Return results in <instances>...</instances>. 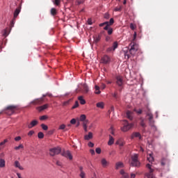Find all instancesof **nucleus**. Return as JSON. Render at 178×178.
<instances>
[{
  "label": "nucleus",
  "instance_id": "11",
  "mask_svg": "<svg viewBox=\"0 0 178 178\" xmlns=\"http://www.w3.org/2000/svg\"><path fill=\"white\" fill-rule=\"evenodd\" d=\"M19 13H20V8H17L15 12H14V18L12 21V24H15V22L16 20V17H17V16H19Z\"/></svg>",
  "mask_w": 178,
  "mask_h": 178
},
{
  "label": "nucleus",
  "instance_id": "49",
  "mask_svg": "<svg viewBox=\"0 0 178 178\" xmlns=\"http://www.w3.org/2000/svg\"><path fill=\"white\" fill-rule=\"evenodd\" d=\"M129 27L131 30H134L136 29V25L133 24V23H131Z\"/></svg>",
  "mask_w": 178,
  "mask_h": 178
},
{
  "label": "nucleus",
  "instance_id": "16",
  "mask_svg": "<svg viewBox=\"0 0 178 178\" xmlns=\"http://www.w3.org/2000/svg\"><path fill=\"white\" fill-rule=\"evenodd\" d=\"M102 37V35L101 34L95 35V36H93L94 42L95 44H98V42H99V41H101Z\"/></svg>",
  "mask_w": 178,
  "mask_h": 178
},
{
  "label": "nucleus",
  "instance_id": "38",
  "mask_svg": "<svg viewBox=\"0 0 178 178\" xmlns=\"http://www.w3.org/2000/svg\"><path fill=\"white\" fill-rule=\"evenodd\" d=\"M155 122L154 121V119H152V120H149V126H151V127H154V123Z\"/></svg>",
  "mask_w": 178,
  "mask_h": 178
},
{
  "label": "nucleus",
  "instance_id": "32",
  "mask_svg": "<svg viewBox=\"0 0 178 178\" xmlns=\"http://www.w3.org/2000/svg\"><path fill=\"white\" fill-rule=\"evenodd\" d=\"M147 161H149V162H154V157L152 156V154H149L147 156Z\"/></svg>",
  "mask_w": 178,
  "mask_h": 178
},
{
  "label": "nucleus",
  "instance_id": "22",
  "mask_svg": "<svg viewBox=\"0 0 178 178\" xmlns=\"http://www.w3.org/2000/svg\"><path fill=\"white\" fill-rule=\"evenodd\" d=\"M113 143H115V139L113 138V137H112V136L110 135L108 144V145H113Z\"/></svg>",
  "mask_w": 178,
  "mask_h": 178
},
{
  "label": "nucleus",
  "instance_id": "39",
  "mask_svg": "<svg viewBox=\"0 0 178 178\" xmlns=\"http://www.w3.org/2000/svg\"><path fill=\"white\" fill-rule=\"evenodd\" d=\"M54 3L56 5V6H59L60 5V0H54Z\"/></svg>",
  "mask_w": 178,
  "mask_h": 178
},
{
  "label": "nucleus",
  "instance_id": "33",
  "mask_svg": "<svg viewBox=\"0 0 178 178\" xmlns=\"http://www.w3.org/2000/svg\"><path fill=\"white\" fill-rule=\"evenodd\" d=\"M24 148V146L20 144L19 146L15 147L14 149H15V151H19V149H23Z\"/></svg>",
  "mask_w": 178,
  "mask_h": 178
},
{
  "label": "nucleus",
  "instance_id": "28",
  "mask_svg": "<svg viewBox=\"0 0 178 178\" xmlns=\"http://www.w3.org/2000/svg\"><path fill=\"white\" fill-rule=\"evenodd\" d=\"M83 92H84V93H85V94H87V93L88 92V91H89V90H88V86H87V84L84 83V84L83 85Z\"/></svg>",
  "mask_w": 178,
  "mask_h": 178
},
{
  "label": "nucleus",
  "instance_id": "24",
  "mask_svg": "<svg viewBox=\"0 0 178 178\" xmlns=\"http://www.w3.org/2000/svg\"><path fill=\"white\" fill-rule=\"evenodd\" d=\"M100 88H99V86H98L96 85V86H95V94H97V95H99V94H101V90H99Z\"/></svg>",
  "mask_w": 178,
  "mask_h": 178
},
{
  "label": "nucleus",
  "instance_id": "60",
  "mask_svg": "<svg viewBox=\"0 0 178 178\" xmlns=\"http://www.w3.org/2000/svg\"><path fill=\"white\" fill-rule=\"evenodd\" d=\"M106 51L107 52H112V51H113V47H108Z\"/></svg>",
  "mask_w": 178,
  "mask_h": 178
},
{
  "label": "nucleus",
  "instance_id": "7",
  "mask_svg": "<svg viewBox=\"0 0 178 178\" xmlns=\"http://www.w3.org/2000/svg\"><path fill=\"white\" fill-rule=\"evenodd\" d=\"M133 126V124H129L127 120H124V126L121 128V130L122 131H129Z\"/></svg>",
  "mask_w": 178,
  "mask_h": 178
},
{
  "label": "nucleus",
  "instance_id": "59",
  "mask_svg": "<svg viewBox=\"0 0 178 178\" xmlns=\"http://www.w3.org/2000/svg\"><path fill=\"white\" fill-rule=\"evenodd\" d=\"M88 147H90V148H92V147H94V144L92 143V142H89L88 144Z\"/></svg>",
  "mask_w": 178,
  "mask_h": 178
},
{
  "label": "nucleus",
  "instance_id": "47",
  "mask_svg": "<svg viewBox=\"0 0 178 178\" xmlns=\"http://www.w3.org/2000/svg\"><path fill=\"white\" fill-rule=\"evenodd\" d=\"M83 127H87V124H88V120H86L85 121H83Z\"/></svg>",
  "mask_w": 178,
  "mask_h": 178
},
{
  "label": "nucleus",
  "instance_id": "15",
  "mask_svg": "<svg viewBox=\"0 0 178 178\" xmlns=\"http://www.w3.org/2000/svg\"><path fill=\"white\" fill-rule=\"evenodd\" d=\"M38 124V121L37 120H33L30 124H28V129H33V127Z\"/></svg>",
  "mask_w": 178,
  "mask_h": 178
},
{
  "label": "nucleus",
  "instance_id": "63",
  "mask_svg": "<svg viewBox=\"0 0 178 178\" xmlns=\"http://www.w3.org/2000/svg\"><path fill=\"white\" fill-rule=\"evenodd\" d=\"M109 14L108 13H106V14H104V19H109Z\"/></svg>",
  "mask_w": 178,
  "mask_h": 178
},
{
  "label": "nucleus",
  "instance_id": "53",
  "mask_svg": "<svg viewBox=\"0 0 178 178\" xmlns=\"http://www.w3.org/2000/svg\"><path fill=\"white\" fill-rule=\"evenodd\" d=\"M113 98H115V99H118V92H115L113 94Z\"/></svg>",
  "mask_w": 178,
  "mask_h": 178
},
{
  "label": "nucleus",
  "instance_id": "44",
  "mask_svg": "<svg viewBox=\"0 0 178 178\" xmlns=\"http://www.w3.org/2000/svg\"><path fill=\"white\" fill-rule=\"evenodd\" d=\"M120 174L122 175V176H124L125 178H127V175L124 172V170H121Z\"/></svg>",
  "mask_w": 178,
  "mask_h": 178
},
{
  "label": "nucleus",
  "instance_id": "9",
  "mask_svg": "<svg viewBox=\"0 0 178 178\" xmlns=\"http://www.w3.org/2000/svg\"><path fill=\"white\" fill-rule=\"evenodd\" d=\"M44 103V97H40L38 99H35L33 101L31 102V105H42Z\"/></svg>",
  "mask_w": 178,
  "mask_h": 178
},
{
  "label": "nucleus",
  "instance_id": "55",
  "mask_svg": "<svg viewBox=\"0 0 178 178\" xmlns=\"http://www.w3.org/2000/svg\"><path fill=\"white\" fill-rule=\"evenodd\" d=\"M135 111L137 112L138 115H141V113H143L142 109L135 110Z\"/></svg>",
  "mask_w": 178,
  "mask_h": 178
},
{
  "label": "nucleus",
  "instance_id": "14",
  "mask_svg": "<svg viewBox=\"0 0 178 178\" xmlns=\"http://www.w3.org/2000/svg\"><path fill=\"white\" fill-rule=\"evenodd\" d=\"M116 84H118V86H119V87H122V86L123 85V79L122 78V76H116Z\"/></svg>",
  "mask_w": 178,
  "mask_h": 178
},
{
  "label": "nucleus",
  "instance_id": "10",
  "mask_svg": "<svg viewBox=\"0 0 178 178\" xmlns=\"http://www.w3.org/2000/svg\"><path fill=\"white\" fill-rule=\"evenodd\" d=\"M102 63H104L105 65L111 62V58L107 55L104 56L101 59Z\"/></svg>",
  "mask_w": 178,
  "mask_h": 178
},
{
  "label": "nucleus",
  "instance_id": "61",
  "mask_svg": "<svg viewBox=\"0 0 178 178\" xmlns=\"http://www.w3.org/2000/svg\"><path fill=\"white\" fill-rule=\"evenodd\" d=\"M15 140L16 141H20V140H22V137H20V136H17V137L15 138Z\"/></svg>",
  "mask_w": 178,
  "mask_h": 178
},
{
  "label": "nucleus",
  "instance_id": "8",
  "mask_svg": "<svg viewBox=\"0 0 178 178\" xmlns=\"http://www.w3.org/2000/svg\"><path fill=\"white\" fill-rule=\"evenodd\" d=\"M61 155H62V156L67 158V159H69L70 161L73 160V156L72 155V152H70V150L63 152L61 153Z\"/></svg>",
  "mask_w": 178,
  "mask_h": 178
},
{
  "label": "nucleus",
  "instance_id": "62",
  "mask_svg": "<svg viewBox=\"0 0 178 178\" xmlns=\"http://www.w3.org/2000/svg\"><path fill=\"white\" fill-rule=\"evenodd\" d=\"M90 153L91 154V155H95V151L92 149L90 150Z\"/></svg>",
  "mask_w": 178,
  "mask_h": 178
},
{
  "label": "nucleus",
  "instance_id": "51",
  "mask_svg": "<svg viewBox=\"0 0 178 178\" xmlns=\"http://www.w3.org/2000/svg\"><path fill=\"white\" fill-rule=\"evenodd\" d=\"M88 24H89V26H91L92 24V19L91 18H89L88 19Z\"/></svg>",
  "mask_w": 178,
  "mask_h": 178
},
{
  "label": "nucleus",
  "instance_id": "56",
  "mask_svg": "<svg viewBox=\"0 0 178 178\" xmlns=\"http://www.w3.org/2000/svg\"><path fill=\"white\" fill-rule=\"evenodd\" d=\"M95 152H96L97 154H101V148L97 147L96 149H95Z\"/></svg>",
  "mask_w": 178,
  "mask_h": 178
},
{
  "label": "nucleus",
  "instance_id": "52",
  "mask_svg": "<svg viewBox=\"0 0 178 178\" xmlns=\"http://www.w3.org/2000/svg\"><path fill=\"white\" fill-rule=\"evenodd\" d=\"M81 178H86V172H82L79 174Z\"/></svg>",
  "mask_w": 178,
  "mask_h": 178
},
{
  "label": "nucleus",
  "instance_id": "19",
  "mask_svg": "<svg viewBox=\"0 0 178 178\" xmlns=\"http://www.w3.org/2000/svg\"><path fill=\"white\" fill-rule=\"evenodd\" d=\"M15 168H17L19 170H23L24 168L20 165V163L18 161H15L14 163Z\"/></svg>",
  "mask_w": 178,
  "mask_h": 178
},
{
  "label": "nucleus",
  "instance_id": "35",
  "mask_svg": "<svg viewBox=\"0 0 178 178\" xmlns=\"http://www.w3.org/2000/svg\"><path fill=\"white\" fill-rule=\"evenodd\" d=\"M80 121L81 122H84V121H86V119H87V117L86 116V115H84V114H82L81 116H80Z\"/></svg>",
  "mask_w": 178,
  "mask_h": 178
},
{
  "label": "nucleus",
  "instance_id": "26",
  "mask_svg": "<svg viewBox=\"0 0 178 178\" xmlns=\"http://www.w3.org/2000/svg\"><path fill=\"white\" fill-rule=\"evenodd\" d=\"M134 137H138L139 140H141V134L138 132H135L132 134V138H134Z\"/></svg>",
  "mask_w": 178,
  "mask_h": 178
},
{
  "label": "nucleus",
  "instance_id": "43",
  "mask_svg": "<svg viewBox=\"0 0 178 178\" xmlns=\"http://www.w3.org/2000/svg\"><path fill=\"white\" fill-rule=\"evenodd\" d=\"M47 119H48V116L47 115H42L40 118V120H47Z\"/></svg>",
  "mask_w": 178,
  "mask_h": 178
},
{
  "label": "nucleus",
  "instance_id": "12",
  "mask_svg": "<svg viewBox=\"0 0 178 178\" xmlns=\"http://www.w3.org/2000/svg\"><path fill=\"white\" fill-rule=\"evenodd\" d=\"M170 161L169 159L166 157H163L161 160V166H165L166 165H169Z\"/></svg>",
  "mask_w": 178,
  "mask_h": 178
},
{
  "label": "nucleus",
  "instance_id": "4",
  "mask_svg": "<svg viewBox=\"0 0 178 178\" xmlns=\"http://www.w3.org/2000/svg\"><path fill=\"white\" fill-rule=\"evenodd\" d=\"M146 168L149 169V172L145 174V178H154V168H152V165L147 163Z\"/></svg>",
  "mask_w": 178,
  "mask_h": 178
},
{
  "label": "nucleus",
  "instance_id": "18",
  "mask_svg": "<svg viewBox=\"0 0 178 178\" xmlns=\"http://www.w3.org/2000/svg\"><path fill=\"white\" fill-rule=\"evenodd\" d=\"M140 120L139 122L140 126H141L143 129H145V127H147V124H145V120H144V118H140Z\"/></svg>",
  "mask_w": 178,
  "mask_h": 178
},
{
  "label": "nucleus",
  "instance_id": "42",
  "mask_svg": "<svg viewBox=\"0 0 178 178\" xmlns=\"http://www.w3.org/2000/svg\"><path fill=\"white\" fill-rule=\"evenodd\" d=\"M147 115L149 117V120L154 119V115H152V113H149L147 114Z\"/></svg>",
  "mask_w": 178,
  "mask_h": 178
},
{
  "label": "nucleus",
  "instance_id": "40",
  "mask_svg": "<svg viewBox=\"0 0 178 178\" xmlns=\"http://www.w3.org/2000/svg\"><path fill=\"white\" fill-rule=\"evenodd\" d=\"M38 138H44V134L42 132H39L38 134Z\"/></svg>",
  "mask_w": 178,
  "mask_h": 178
},
{
  "label": "nucleus",
  "instance_id": "48",
  "mask_svg": "<svg viewBox=\"0 0 178 178\" xmlns=\"http://www.w3.org/2000/svg\"><path fill=\"white\" fill-rule=\"evenodd\" d=\"M108 22L110 26H113V23H115V19H113V18H111Z\"/></svg>",
  "mask_w": 178,
  "mask_h": 178
},
{
  "label": "nucleus",
  "instance_id": "50",
  "mask_svg": "<svg viewBox=\"0 0 178 178\" xmlns=\"http://www.w3.org/2000/svg\"><path fill=\"white\" fill-rule=\"evenodd\" d=\"M65 127H66V125H65V124H61L60 127H59V130H65Z\"/></svg>",
  "mask_w": 178,
  "mask_h": 178
},
{
  "label": "nucleus",
  "instance_id": "46",
  "mask_svg": "<svg viewBox=\"0 0 178 178\" xmlns=\"http://www.w3.org/2000/svg\"><path fill=\"white\" fill-rule=\"evenodd\" d=\"M79 106V102H75L74 105L72 106V109H76V108H78Z\"/></svg>",
  "mask_w": 178,
  "mask_h": 178
},
{
  "label": "nucleus",
  "instance_id": "41",
  "mask_svg": "<svg viewBox=\"0 0 178 178\" xmlns=\"http://www.w3.org/2000/svg\"><path fill=\"white\" fill-rule=\"evenodd\" d=\"M41 127L43 130H45V131L48 130V126L45 125L44 124H42Z\"/></svg>",
  "mask_w": 178,
  "mask_h": 178
},
{
  "label": "nucleus",
  "instance_id": "37",
  "mask_svg": "<svg viewBox=\"0 0 178 178\" xmlns=\"http://www.w3.org/2000/svg\"><path fill=\"white\" fill-rule=\"evenodd\" d=\"M118 42H114L113 44V47H112L113 51H115V49H116V48H118Z\"/></svg>",
  "mask_w": 178,
  "mask_h": 178
},
{
  "label": "nucleus",
  "instance_id": "23",
  "mask_svg": "<svg viewBox=\"0 0 178 178\" xmlns=\"http://www.w3.org/2000/svg\"><path fill=\"white\" fill-rule=\"evenodd\" d=\"M50 12H51V15L52 16H56V15H58V11L56 10V8H52L51 9Z\"/></svg>",
  "mask_w": 178,
  "mask_h": 178
},
{
  "label": "nucleus",
  "instance_id": "21",
  "mask_svg": "<svg viewBox=\"0 0 178 178\" xmlns=\"http://www.w3.org/2000/svg\"><path fill=\"white\" fill-rule=\"evenodd\" d=\"M91 138H92V132H89L88 135H86L84 136V139L87 140H91Z\"/></svg>",
  "mask_w": 178,
  "mask_h": 178
},
{
  "label": "nucleus",
  "instance_id": "54",
  "mask_svg": "<svg viewBox=\"0 0 178 178\" xmlns=\"http://www.w3.org/2000/svg\"><path fill=\"white\" fill-rule=\"evenodd\" d=\"M34 131H30L29 133H28V136L29 137H31V136H33V134H34Z\"/></svg>",
  "mask_w": 178,
  "mask_h": 178
},
{
  "label": "nucleus",
  "instance_id": "58",
  "mask_svg": "<svg viewBox=\"0 0 178 178\" xmlns=\"http://www.w3.org/2000/svg\"><path fill=\"white\" fill-rule=\"evenodd\" d=\"M3 35H4L5 37H8V35H9V33H8V30L6 29V30L4 31Z\"/></svg>",
  "mask_w": 178,
  "mask_h": 178
},
{
  "label": "nucleus",
  "instance_id": "13",
  "mask_svg": "<svg viewBox=\"0 0 178 178\" xmlns=\"http://www.w3.org/2000/svg\"><path fill=\"white\" fill-rule=\"evenodd\" d=\"M49 106V104H46L44 105L37 107L36 109L39 112H42V111H45V109H48Z\"/></svg>",
  "mask_w": 178,
  "mask_h": 178
},
{
  "label": "nucleus",
  "instance_id": "31",
  "mask_svg": "<svg viewBox=\"0 0 178 178\" xmlns=\"http://www.w3.org/2000/svg\"><path fill=\"white\" fill-rule=\"evenodd\" d=\"M101 163L104 168H105V166H106V165H108V161H106V159H102Z\"/></svg>",
  "mask_w": 178,
  "mask_h": 178
},
{
  "label": "nucleus",
  "instance_id": "45",
  "mask_svg": "<svg viewBox=\"0 0 178 178\" xmlns=\"http://www.w3.org/2000/svg\"><path fill=\"white\" fill-rule=\"evenodd\" d=\"M8 143V139H5L3 142L0 143V147H2L3 145H5Z\"/></svg>",
  "mask_w": 178,
  "mask_h": 178
},
{
  "label": "nucleus",
  "instance_id": "17",
  "mask_svg": "<svg viewBox=\"0 0 178 178\" xmlns=\"http://www.w3.org/2000/svg\"><path fill=\"white\" fill-rule=\"evenodd\" d=\"M116 144L117 145H120V147H123L126 144V142H124L123 138H120L116 141Z\"/></svg>",
  "mask_w": 178,
  "mask_h": 178
},
{
  "label": "nucleus",
  "instance_id": "2",
  "mask_svg": "<svg viewBox=\"0 0 178 178\" xmlns=\"http://www.w3.org/2000/svg\"><path fill=\"white\" fill-rule=\"evenodd\" d=\"M128 48H129L132 56H134V55H136L137 53V51H138V44L136 43V42L131 41L129 44V47Z\"/></svg>",
  "mask_w": 178,
  "mask_h": 178
},
{
  "label": "nucleus",
  "instance_id": "30",
  "mask_svg": "<svg viewBox=\"0 0 178 178\" xmlns=\"http://www.w3.org/2000/svg\"><path fill=\"white\" fill-rule=\"evenodd\" d=\"M108 34V35H112L113 33V29L111 28L110 26L108 28L107 30H106Z\"/></svg>",
  "mask_w": 178,
  "mask_h": 178
},
{
  "label": "nucleus",
  "instance_id": "36",
  "mask_svg": "<svg viewBox=\"0 0 178 178\" xmlns=\"http://www.w3.org/2000/svg\"><path fill=\"white\" fill-rule=\"evenodd\" d=\"M0 168H5V160L0 159Z\"/></svg>",
  "mask_w": 178,
  "mask_h": 178
},
{
  "label": "nucleus",
  "instance_id": "34",
  "mask_svg": "<svg viewBox=\"0 0 178 178\" xmlns=\"http://www.w3.org/2000/svg\"><path fill=\"white\" fill-rule=\"evenodd\" d=\"M104 30H108V27H111V24H109V22H104Z\"/></svg>",
  "mask_w": 178,
  "mask_h": 178
},
{
  "label": "nucleus",
  "instance_id": "1",
  "mask_svg": "<svg viewBox=\"0 0 178 178\" xmlns=\"http://www.w3.org/2000/svg\"><path fill=\"white\" fill-rule=\"evenodd\" d=\"M16 111H17V106H8L0 112V115H2V113H6V115H8L10 116V115H13V113H15Z\"/></svg>",
  "mask_w": 178,
  "mask_h": 178
},
{
  "label": "nucleus",
  "instance_id": "20",
  "mask_svg": "<svg viewBox=\"0 0 178 178\" xmlns=\"http://www.w3.org/2000/svg\"><path fill=\"white\" fill-rule=\"evenodd\" d=\"M133 113L130 111H127V118L129 119V120H133Z\"/></svg>",
  "mask_w": 178,
  "mask_h": 178
},
{
  "label": "nucleus",
  "instance_id": "25",
  "mask_svg": "<svg viewBox=\"0 0 178 178\" xmlns=\"http://www.w3.org/2000/svg\"><path fill=\"white\" fill-rule=\"evenodd\" d=\"M78 99H79V101H80V104H81V105H85V104H86V100L83 99V96H79V97H78Z\"/></svg>",
  "mask_w": 178,
  "mask_h": 178
},
{
  "label": "nucleus",
  "instance_id": "3",
  "mask_svg": "<svg viewBox=\"0 0 178 178\" xmlns=\"http://www.w3.org/2000/svg\"><path fill=\"white\" fill-rule=\"evenodd\" d=\"M140 161H138V155L135 154L131 156V166H134L135 168L140 167Z\"/></svg>",
  "mask_w": 178,
  "mask_h": 178
},
{
  "label": "nucleus",
  "instance_id": "5",
  "mask_svg": "<svg viewBox=\"0 0 178 178\" xmlns=\"http://www.w3.org/2000/svg\"><path fill=\"white\" fill-rule=\"evenodd\" d=\"M62 152V148L60 147H54L49 149V155L51 156H55V155H59Z\"/></svg>",
  "mask_w": 178,
  "mask_h": 178
},
{
  "label": "nucleus",
  "instance_id": "57",
  "mask_svg": "<svg viewBox=\"0 0 178 178\" xmlns=\"http://www.w3.org/2000/svg\"><path fill=\"white\" fill-rule=\"evenodd\" d=\"M70 123H71V124H76V119H72L71 120H70Z\"/></svg>",
  "mask_w": 178,
  "mask_h": 178
},
{
  "label": "nucleus",
  "instance_id": "29",
  "mask_svg": "<svg viewBox=\"0 0 178 178\" xmlns=\"http://www.w3.org/2000/svg\"><path fill=\"white\" fill-rule=\"evenodd\" d=\"M96 106L97 108H100L101 109H104V102L97 103Z\"/></svg>",
  "mask_w": 178,
  "mask_h": 178
},
{
  "label": "nucleus",
  "instance_id": "64",
  "mask_svg": "<svg viewBox=\"0 0 178 178\" xmlns=\"http://www.w3.org/2000/svg\"><path fill=\"white\" fill-rule=\"evenodd\" d=\"M56 165H57L58 166H62V163H61L60 161H56Z\"/></svg>",
  "mask_w": 178,
  "mask_h": 178
},
{
  "label": "nucleus",
  "instance_id": "6",
  "mask_svg": "<svg viewBox=\"0 0 178 178\" xmlns=\"http://www.w3.org/2000/svg\"><path fill=\"white\" fill-rule=\"evenodd\" d=\"M122 52L124 55V58L125 59H130L131 56H133V55H131V51L130 50V48L129 47H125L122 49Z\"/></svg>",
  "mask_w": 178,
  "mask_h": 178
},
{
  "label": "nucleus",
  "instance_id": "27",
  "mask_svg": "<svg viewBox=\"0 0 178 178\" xmlns=\"http://www.w3.org/2000/svg\"><path fill=\"white\" fill-rule=\"evenodd\" d=\"M120 168H123V163L118 162L115 164V169H120Z\"/></svg>",
  "mask_w": 178,
  "mask_h": 178
}]
</instances>
